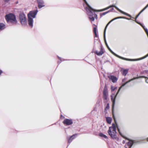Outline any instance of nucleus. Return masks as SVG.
Segmentation results:
<instances>
[{"instance_id":"f257e3e1","label":"nucleus","mask_w":148,"mask_h":148,"mask_svg":"<svg viewBox=\"0 0 148 148\" xmlns=\"http://www.w3.org/2000/svg\"><path fill=\"white\" fill-rule=\"evenodd\" d=\"M86 4L87 5L88 7L86 8V10L87 12V14L89 18L90 21H94L95 18H97V15L95 13V11L101 12L107 10L112 7H114L116 10H118L121 13L129 17H131V16L128 14L125 13L121 10H120L116 6L114 5H110L105 8L100 10H96L92 9L88 4L86 0H83Z\"/></svg>"},{"instance_id":"f03ea898","label":"nucleus","mask_w":148,"mask_h":148,"mask_svg":"<svg viewBox=\"0 0 148 148\" xmlns=\"http://www.w3.org/2000/svg\"><path fill=\"white\" fill-rule=\"evenodd\" d=\"M37 10L30 11L28 14V22L29 26L32 27L33 26V18L35 17L36 16L38 12Z\"/></svg>"},{"instance_id":"7ed1b4c3","label":"nucleus","mask_w":148,"mask_h":148,"mask_svg":"<svg viewBox=\"0 0 148 148\" xmlns=\"http://www.w3.org/2000/svg\"><path fill=\"white\" fill-rule=\"evenodd\" d=\"M108 132L109 135L112 138L114 139L116 138L117 136L116 125L114 123H112V126L109 127Z\"/></svg>"},{"instance_id":"20e7f679","label":"nucleus","mask_w":148,"mask_h":148,"mask_svg":"<svg viewBox=\"0 0 148 148\" xmlns=\"http://www.w3.org/2000/svg\"><path fill=\"white\" fill-rule=\"evenodd\" d=\"M142 77H145L144 76H141V77H134L132 79L129 80L128 81L126 82L125 83L123 84L122 85V86L119 88V89L118 90V91L117 92V93H116V95L114 96V98H113L112 96H111V99L112 102V105H112V108H113V107H114V106L115 104V98H116V95H117V94L119 93V91L122 88V87L124 86H125L127 83L130 82L131 81L134 80V79H137L139 78H142Z\"/></svg>"},{"instance_id":"39448f33","label":"nucleus","mask_w":148,"mask_h":148,"mask_svg":"<svg viewBox=\"0 0 148 148\" xmlns=\"http://www.w3.org/2000/svg\"><path fill=\"white\" fill-rule=\"evenodd\" d=\"M142 77H145L144 76H141V77H134L132 79L129 80L128 81L126 82L125 83L123 84L122 85V86L119 88V89L118 90V91L117 92V93H116V95L114 96V98H113L112 96H111V99L112 102V105H112V108H113V107H114V106L115 104V98H116V95H117V94L119 93V91L122 88V87L124 86H125L127 83L130 82L131 81L134 80V79H137L139 78H142Z\"/></svg>"},{"instance_id":"423d86ee","label":"nucleus","mask_w":148,"mask_h":148,"mask_svg":"<svg viewBox=\"0 0 148 148\" xmlns=\"http://www.w3.org/2000/svg\"><path fill=\"white\" fill-rule=\"evenodd\" d=\"M5 18L8 22H10L12 23L16 24L17 21L15 15L13 14L10 13L5 16Z\"/></svg>"},{"instance_id":"0eeeda50","label":"nucleus","mask_w":148,"mask_h":148,"mask_svg":"<svg viewBox=\"0 0 148 148\" xmlns=\"http://www.w3.org/2000/svg\"><path fill=\"white\" fill-rule=\"evenodd\" d=\"M19 18L21 23L22 25H25L27 24V20L24 14L21 13L19 15Z\"/></svg>"},{"instance_id":"6e6552de","label":"nucleus","mask_w":148,"mask_h":148,"mask_svg":"<svg viewBox=\"0 0 148 148\" xmlns=\"http://www.w3.org/2000/svg\"><path fill=\"white\" fill-rule=\"evenodd\" d=\"M73 121L71 119H65L63 121V123L64 125H70L73 123Z\"/></svg>"},{"instance_id":"1a4fd4ad","label":"nucleus","mask_w":148,"mask_h":148,"mask_svg":"<svg viewBox=\"0 0 148 148\" xmlns=\"http://www.w3.org/2000/svg\"><path fill=\"white\" fill-rule=\"evenodd\" d=\"M125 18V19H127V20H130L131 19L130 18H126V17H116V18H114V19H112V20H111L107 24V25H106V27H105V29H106V28L107 27V26H108V25H109V24L111 23V22H112V21H113L114 20H116V19H118V18Z\"/></svg>"},{"instance_id":"9d476101","label":"nucleus","mask_w":148,"mask_h":148,"mask_svg":"<svg viewBox=\"0 0 148 148\" xmlns=\"http://www.w3.org/2000/svg\"><path fill=\"white\" fill-rule=\"evenodd\" d=\"M37 2L38 3V6L39 8L44 7L45 5H44V1L43 0H37Z\"/></svg>"},{"instance_id":"9b49d317","label":"nucleus","mask_w":148,"mask_h":148,"mask_svg":"<svg viewBox=\"0 0 148 148\" xmlns=\"http://www.w3.org/2000/svg\"><path fill=\"white\" fill-rule=\"evenodd\" d=\"M148 7V4L136 16L135 19V21L139 24L142 27V26H143L141 23H140L136 21V19L138 17L140 14L143 11H144L147 7Z\"/></svg>"},{"instance_id":"f8f14e48","label":"nucleus","mask_w":148,"mask_h":148,"mask_svg":"<svg viewBox=\"0 0 148 148\" xmlns=\"http://www.w3.org/2000/svg\"><path fill=\"white\" fill-rule=\"evenodd\" d=\"M109 50L114 55H115L116 56V57H118V58H120L121 59H123V60H131V59L125 58L122 57H121L120 56H119L117 55L116 54V53H114L111 50V49H110V50Z\"/></svg>"},{"instance_id":"ddd939ff","label":"nucleus","mask_w":148,"mask_h":148,"mask_svg":"<svg viewBox=\"0 0 148 148\" xmlns=\"http://www.w3.org/2000/svg\"><path fill=\"white\" fill-rule=\"evenodd\" d=\"M109 79L113 83H115L117 81V78L115 76L112 75H109L108 76Z\"/></svg>"},{"instance_id":"4468645a","label":"nucleus","mask_w":148,"mask_h":148,"mask_svg":"<svg viewBox=\"0 0 148 148\" xmlns=\"http://www.w3.org/2000/svg\"><path fill=\"white\" fill-rule=\"evenodd\" d=\"M77 136V134H76L72 135L68 139V142L70 143L71 142L72 140Z\"/></svg>"},{"instance_id":"2eb2a0df","label":"nucleus","mask_w":148,"mask_h":148,"mask_svg":"<svg viewBox=\"0 0 148 148\" xmlns=\"http://www.w3.org/2000/svg\"><path fill=\"white\" fill-rule=\"evenodd\" d=\"M97 55L100 56L102 55V54L103 53V49L102 48L101 49V50L99 52H98L97 51H96L94 52Z\"/></svg>"},{"instance_id":"dca6fc26","label":"nucleus","mask_w":148,"mask_h":148,"mask_svg":"<svg viewBox=\"0 0 148 148\" xmlns=\"http://www.w3.org/2000/svg\"><path fill=\"white\" fill-rule=\"evenodd\" d=\"M128 140H129L130 141L128 142L127 145L129 147V148H131L134 143V141L133 140H130L129 139H128Z\"/></svg>"},{"instance_id":"f3484780","label":"nucleus","mask_w":148,"mask_h":148,"mask_svg":"<svg viewBox=\"0 0 148 148\" xmlns=\"http://www.w3.org/2000/svg\"><path fill=\"white\" fill-rule=\"evenodd\" d=\"M5 25L3 23H0V32L5 29Z\"/></svg>"},{"instance_id":"a211bd4d","label":"nucleus","mask_w":148,"mask_h":148,"mask_svg":"<svg viewBox=\"0 0 148 148\" xmlns=\"http://www.w3.org/2000/svg\"><path fill=\"white\" fill-rule=\"evenodd\" d=\"M122 73L123 75L125 76L128 72V69H123L121 70Z\"/></svg>"},{"instance_id":"6ab92c4d","label":"nucleus","mask_w":148,"mask_h":148,"mask_svg":"<svg viewBox=\"0 0 148 148\" xmlns=\"http://www.w3.org/2000/svg\"><path fill=\"white\" fill-rule=\"evenodd\" d=\"M93 31L95 34V37L97 38L98 36V35L97 32V28L95 27H94L93 28Z\"/></svg>"},{"instance_id":"aec40b11","label":"nucleus","mask_w":148,"mask_h":148,"mask_svg":"<svg viewBox=\"0 0 148 148\" xmlns=\"http://www.w3.org/2000/svg\"><path fill=\"white\" fill-rule=\"evenodd\" d=\"M106 119L107 123L109 124H111L112 122L111 118L110 117H107Z\"/></svg>"},{"instance_id":"412c9836","label":"nucleus","mask_w":148,"mask_h":148,"mask_svg":"<svg viewBox=\"0 0 148 148\" xmlns=\"http://www.w3.org/2000/svg\"><path fill=\"white\" fill-rule=\"evenodd\" d=\"M148 56V53L146 55H145V56H144L143 57H142L140 58H138V59H135L134 60H142V59H144L145 58H146V57H147ZM133 61H134V60H132Z\"/></svg>"},{"instance_id":"4be33fe9","label":"nucleus","mask_w":148,"mask_h":148,"mask_svg":"<svg viewBox=\"0 0 148 148\" xmlns=\"http://www.w3.org/2000/svg\"><path fill=\"white\" fill-rule=\"evenodd\" d=\"M99 136L104 138H107V137L105 135L102 133H99Z\"/></svg>"},{"instance_id":"5701e85b","label":"nucleus","mask_w":148,"mask_h":148,"mask_svg":"<svg viewBox=\"0 0 148 148\" xmlns=\"http://www.w3.org/2000/svg\"><path fill=\"white\" fill-rule=\"evenodd\" d=\"M106 29H105V30H104V37L105 42L106 43V45L107 46V47L108 48V47H109L108 46L107 43H106V39H105V32H106Z\"/></svg>"},{"instance_id":"b1692460","label":"nucleus","mask_w":148,"mask_h":148,"mask_svg":"<svg viewBox=\"0 0 148 148\" xmlns=\"http://www.w3.org/2000/svg\"><path fill=\"white\" fill-rule=\"evenodd\" d=\"M107 90L106 89V88H105L103 92V95H107Z\"/></svg>"},{"instance_id":"393cba45","label":"nucleus","mask_w":148,"mask_h":148,"mask_svg":"<svg viewBox=\"0 0 148 148\" xmlns=\"http://www.w3.org/2000/svg\"><path fill=\"white\" fill-rule=\"evenodd\" d=\"M110 11H108L103 12L101 14V16H102L103 15H104L105 14H107Z\"/></svg>"},{"instance_id":"a878e982","label":"nucleus","mask_w":148,"mask_h":148,"mask_svg":"<svg viewBox=\"0 0 148 148\" xmlns=\"http://www.w3.org/2000/svg\"><path fill=\"white\" fill-rule=\"evenodd\" d=\"M116 88V87H114L112 86H111V90L112 91L114 90Z\"/></svg>"},{"instance_id":"bb28decb","label":"nucleus","mask_w":148,"mask_h":148,"mask_svg":"<svg viewBox=\"0 0 148 148\" xmlns=\"http://www.w3.org/2000/svg\"><path fill=\"white\" fill-rule=\"evenodd\" d=\"M103 98L105 99H107V95H103Z\"/></svg>"},{"instance_id":"cd10ccee","label":"nucleus","mask_w":148,"mask_h":148,"mask_svg":"<svg viewBox=\"0 0 148 148\" xmlns=\"http://www.w3.org/2000/svg\"><path fill=\"white\" fill-rule=\"evenodd\" d=\"M109 108V103L107 104V106L106 107V109H108Z\"/></svg>"},{"instance_id":"c85d7f7f","label":"nucleus","mask_w":148,"mask_h":148,"mask_svg":"<svg viewBox=\"0 0 148 148\" xmlns=\"http://www.w3.org/2000/svg\"><path fill=\"white\" fill-rule=\"evenodd\" d=\"M119 132V133L121 135V136H122L121 134V132L120 131L119 129L118 128H117Z\"/></svg>"},{"instance_id":"c756f323","label":"nucleus","mask_w":148,"mask_h":148,"mask_svg":"<svg viewBox=\"0 0 148 148\" xmlns=\"http://www.w3.org/2000/svg\"><path fill=\"white\" fill-rule=\"evenodd\" d=\"M126 79H127V78H124L123 79L122 82H124Z\"/></svg>"},{"instance_id":"7c9ffc66","label":"nucleus","mask_w":148,"mask_h":148,"mask_svg":"<svg viewBox=\"0 0 148 148\" xmlns=\"http://www.w3.org/2000/svg\"><path fill=\"white\" fill-rule=\"evenodd\" d=\"M145 82L146 83H148V78H146L145 79Z\"/></svg>"},{"instance_id":"2f4dec72","label":"nucleus","mask_w":148,"mask_h":148,"mask_svg":"<svg viewBox=\"0 0 148 148\" xmlns=\"http://www.w3.org/2000/svg\"><path fill=\"white\" fill-rule=\"evenodd\" d=\"M5 2H8L10 0H3Z\"/></svg>"},{"instance_id":"473e14b6","label":"nucleus","mask_w":148,"mask_h":148,"mask_svg":"<svg viewBox=\"0 0 148 148\" xmlns=\"http://www.w3.org/2000/svg\"><path fill=\"white\" fill-rule=\"evenodd\" d=\"M108 49H109V50H110V48H109V47H108Z\"/></svg>"},{"instance_id":"72a5a7b5","label":"nucleus","mask_w":148,"mask_h":148,"mask_svg":"<svg viewBox=\"0 0 148 148\" xmlns=\"http://www.w3.org/2000/svg\"><path fill=\"white\" fill-rule=\"evenodd\" d=\"M114 10V8H112V10Z\"/></svg>"},{"instance_id":"f704fd0d","label":"nucleus","mask_w":148,"mask_h":148,"mask_svg":"<svg viewBox=\"0 0 148 148\" xmlns=\"http://www.w3.org/2000/svg\"><path fill=\"white\" fill-rule=\"evenodd\" d=\"M58 58H59V59H60V58L59 57H58Z\"/></svg>"},{"instance_id":"c9c22d12","label":"nucleus","mask_w":148,"mask_h":148,"mask_svg":"<svg viewBox=\"0 0 148 148\" xmlns=\"http://www.w3.org/2000/svg\"><path fill=\"white\" fill-rule=\"evenodd\" d=\"M123 143H124V141H123Z\"/></svg>"},{"instance_id":"e433bc0d","label":"nucleus","mask_w":148,"mask_h":148,"mask_svg":"<svg viewBox=\"0 0 148 148\" xmlns=\"http://www.w3.org/2000/svg\"><path fill=\"white\" fill-rule=\"evenodd\" d=\"M123 143H124V141H123Z\"/></svg>"},{"instance_id":"4c0bfd02","label":"nucleus","mask_w":148,"mask_h":148,"mask_svg":"<svg viewBox=\"0 0 148 148\" xmlns=\"http://www.w3.org/2000/svg\"><path fill=\"white\" fill-rule=\"evenodd\" d=\"M123 143H124V141H123Z\"/></svg>"},{"instance_id":"58836bf2","label":"nucleus","mask_w":148,"mask_h":148,"mask_svg":"<svg viewBox=\"0 0 148 148\" xmlns=\"http://www.w3.org/2000/svg\"><path fill=\"white\" fill-rule=\"evenodd\" d=\"M147 140L148 141V138H147Z\"/></svg>"},{"instance_id":"ea45409f","label":"nucleus","mask_w":148,"mask_h":148,"mask_svg":"<svg viewBox=\"0 0 148 148\" xmlns=\"http://www.w3.org/2000/svg\"><path fill=\"white\" fill-rule=\"evenodd\" d=\"M147 140L148 141V138H147Z\"/></svg>"},{"instance_id":"a19ab883","label":"nucleus","mask_w":148,"mask_h":148,"mask_svg":"<svg viewBox=\"0 0 148 148\" xmlns=\"http://www.w3.org/2000/svg\"><path fill=\"white\" fill-rule=\"evenodd\" d=\"M126 148H127V147H126Z\"/></svg>"}]
</instances>
